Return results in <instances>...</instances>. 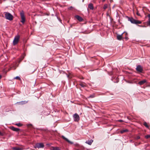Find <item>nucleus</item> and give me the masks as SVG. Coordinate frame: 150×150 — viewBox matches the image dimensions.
<instances>
[{"label":"nucleus","mask_w":150,"mask_h":150,"mask_svg":"<svg viewBox=\"0 0 150 150\" xmlns=\"http://www.w3.org/2000/svg\"><path fill=\"white\" fill-rule=\"evenodd\" d=\"M93 141L92 140H88L85 142V143L86 144H88L89 145H91L93 142Z\"/></svg>","instance_id":"15"},{"label":"nucleus","mask_w":150,"mask_h":150,"mask_svg":"<svg viewBox=\"0 0 150 150\" xmlns=\"http://www.w3.org/2000/svg\"><path fill=\"white\" fill-rule=\"evenodd\" d=\"M136 70L139 72H142L143 71L142 67L141 66L138 65L136 68Z\"/></svg>","instance_id":"7"},{"label":"nucleus","mask_w":150,"mask_h":150,"mask_svg":"<svg viewBox=\"0 0 150 150\" xmlns=\"http://www.w3.org/2000/svg\"><path fill=\"white\" fill-rule=\"evenodd\" d=\"M15 125H17L18 126H19V127H20V126H21L23 125L20 123H16L15 124Z\"/></svg>","instance_id":"19"},{"label":"nucleus","mask_w":150,"mask_h":150,"mask_svg":"<svg viewBox=\"0 0 150 150\" xmlns=\"http://www.w3.org/2000/svg\"><path fill=\"white\" fill-rule=\"evenodd\" d=\"M12 149L14 150H22L23 149L22 148L18 147H13L12 148Z\"/></svg>","instance_id":"16"},{"label":"nucleus","mask_w":150,"mask_h":150,"mask_svg":"<svg viewBox=\"0 0 150 150\" xmlns=\"http://www.w3.org/2000/svg\"><path fill=\"white\" fill-rule=\"evenodd\" d=\"M73 118L74 121L75 122H78L79 120L80 117L79 115L76 113H75L74 115Z\"/></svg>","instance_id":"6"},{"label":"nucleus","mask_w":150,"mask_h":150,"mask_svg":"<svg viewBox=\"0 0 150 150\" xmlns=\"http://www.w3.org/2000/svg\"><path fill=\"white\" fill-rule=\"evenodd\" d=\"M20 38V36L17 35L15 36L13 41V45H16L19 41Z\"/></svg>","instance_id":"2"},{"label":"nucleus","mask_w":150,"mask_h":150,"mask_svg":"<svg viewBox=\"0 0 150 150\" xmlns=\"http://www.w3.org/2000/svg\"><path fill=\"white\" fill-rule=\"evenodd\" d=\"M95 97V95L94 94H93L92 95H91L89 96V98H93Z\"/></svg>","instance_id":"24"},{"label":"nucleus","mask_w":150,"mask_h":150,"mask_svg":"<svg viewBox=\"0 0 150 150\" xmlns=\"http://www.w3.org/2000/svg\"><path fill=\"white\" fill-rule=\"evenodd\" d=\"M59 147H51V150H57Z\"/></svg>","instance_id":"18"},{"label":"nucleus","mask_w":150,"mask_h":150,"mask_svg":"<svg viewBox=\"0 0 150 150\" xmlns=\"http://www.w3.org/2000/svg\"><path fill=\"white\" fill-rule=\"evenodd\" d=\"M146 82V80L145 79H144L142 81H139L138 84L140 85H142L144 84Z\"/></svg>","instance_id":"10"},{"label":"nucleus","mask_w":150,"mask_h":150,"mask_svg":"<svg viewBox=\"0 0 150 150\" xmlns=\"http://www.w3.org/2000/svg\"><path fill=\"white\" fill-rule=\"evenodd\" d=\"M88 8L91 10H93V9L94 7L93 4L92 3H90L88 5Z\"/></svg>","instance_id":"13"},{"label":"nucleus","mask_w":150,"mask_h":150,"mask_svg":"<svg viewBox=\"0 0 150 150\" xmlns=\"http://www.w3.org/2000/svg\"><path fill=\"white\" fill-rule=\"evenodd\" d=\"M137 15H139H139H140L138 13V12H137Z\"/></svg>","instance_id":"31"},{"label":"nucleus","mask_w":150,"mask_h":150,"mask_svg":"<svg viewBox=\"0 0 150 150\" xmlns=\"http://www.w3.org/2000/svg\"><path fill=\"white\" fill-rule=\"evenodd\" d=\"M119 122H123V121L122 120H119Z\"/></svg>","instance_id":"30"},{"label":"nucleus","mask_w":150,"mask_h":150,"mask_svg":"<svg viewBox=\"0 0 150 150\" xmlns=\"http://www.w3.org/2000/svg\"><path fill=\"white\" fill-rule=\"evenodd\" d=\"M123 34V33H122L120 35H117V39L118 40H122L123 38H122V35Z\"/></svg>","instance_id":"8"},{"label":"nucleus","mask_w":150,"mask_h":150,"mask_svg":"<svg viewBox=\"0 0 150 150\" xmlns=\"http://www.w3.org/2000/svg\"><path fill=\"white\" fill-rule=\"evenodd\" d=\"M148 24L149 25H150V20H149L148 23Z\"/></svg>","instance_id":"29"},{"label":"nucleus","mask_w":150,"mask_h":150,"mask_svg":"<svg viewBox=\"0 0 150 150\" xmlns=\"http://www.w3.org/2000/svg\"><path fill=\"white\" fill-rule=\"evenodd\" d=\"M25 56L24 55V56H23V57L22 58V59H21L19 61V62H21L22 61V60L24 58V57H25Z\"/></svg>","instance_id":"25"},{"label":"nucleus","mask_w":150,"mask_h":150,"mask_svg":"<svg viewBox=\"0 0 150 150\" xmlns=\"http://www.w3.org/2000/svg\"><path fill=\"white\" fill-rule=\"evenodd\" d=\"M148 18H149V20H150V14H148Z\"/></svg>","instance_id":"28"},{"label":"nucleus","mask_w":150,"mask_h":150,"mask_svg":"<svg viewBox=\"0 0 150 150\" xmlns=\"http://www.w3.org/2000/svg\"><path fill=\"white\" fill-rule=\"evenodd\" d=\"M5 17L8 20L11 21L13 19V16L10 13L6 12L5 13Z\"/></svg>","instance_id":"3"},{"label":"nucleus","mask_w":150,"mask_h":150,"mask_svg":"<svg viewBox=\"0 0 150 150\" xmlns=\"http://www.w3.org/2000/svg\"><path fill=\"white\" fill-rule=\"evenodd\" d=\"M140 138V137L139 136H137L135 137V139H138Z\"/></svg>","instance_id":"27"},{"label":"nucleus","mask_w":150,"mask_h":150,"mask_svg":"<svg viewBox=\"0 0 150 150\" xmlns=\"http://www.w3.org/2000/svg\"><path fill=\"white\" fill-rule=\"evenodd\" d=\"M11 130L14 131L18 132L19 130V129L15 128L13 127H11Z\"/></svg>","instance_id":"14"},{"label":"nucleus","mask_w":150,"mask_h":150,"mask_svg":"<svg viewBox=\"0 0 150 150\" xmlns=\"http://www.w3.org/2000/svg\"><path fill=\"white\" fill-rule=\"evenodd\" d=\"M62 137L63 139H64V140H66V141H67L68 143H70L71 144H73V143L72 142H70L69 140H68V139H67V138L65 137L64 136H62Z\"/></svg>","instance_id":"12"},{"label":"nucleus","mask_w":150,"mask_h":150,"mask_svg":"<svg viewBox=\"0 0 150 150\" xmlns=\"http://www.w3.org/2000/svg\"><path fill=\"white\" fill-rule=\"evenodd\" d=\"M80 85L82 87H83L86 86L85 85V84H84L83 83H80Z\"/></svg>","instance_id":"23"},{"label":"nucleus","mask_w":150,"mask_h":150,"mask_svg":"<svg viewBox=\"0 0 150 150\" xmlns=\"http://www.w3.org/2000/svg\"><path fill=\"white\" fill-rule=\"evenodd\" d=\"M15 79H18V80H20V79H21L20 77L19 76H18L16 77L15 78Z\"/></svg>","instance_id":"26"},{"label":"nucleus","mask_w":150,"mask_h":150,"mask_svg":"<svg viewBox=\"0 0 150 150\" xmlns=\"http://www.w3.org/2000/svg\"><path fill=\"white\" fill-rule=\"evenodd\" d=\"M128 20L130 21L132 23L136 24H140L141 23V22L139 21L136 20L134 19L132 17H128Z\"/></svg>","instance_id":"1"},{"label":"nucleus","mask_w":150,"mask_h":150,"mask_svg":"<svg viewBox=\"0 0 150 150\" xmlns=\"http://www.w3.org/2000/svg\"><path fill=\"white\" fill-rule=\"evenodd\" d=\"M145 138L146 139H149L150 138V134L147 135L145 136Z\"/></svg>","instance_id":"21"},{"label":"nucleus","mask_w":150,"mask_h":150,"mask_svg":"<svg viewBox=\"0 0 150 150\" xmlns=\"http://www.w3.org/2000/svg\"><path fill=\"white\" fill-rule=\"evenodd\" d=\"M1 134V132L0 131V134Z\"/></svg>","instance_id":"35"},{"label":"nucleus","mask_w":150,"mask_h":150,"mask_svg":"<svg viewBox=\"0 0 150 150\" xmlns=\"http://www.w3.org/2000/svg\"><path fill=\"white\" fill-rule=\"evenodd\" d=\"M28 102L27 101H21V102H18L16 103L17 104H18L19 105H23L27 103Z\"/></svg>","instance_id":"11"},{"label":"nucleus","mask_w":150,"mask_h":150,"mask_svg":"<svg viewBox=\"0 0 150 150\" xmlns=\"http://www.w3.org/2000/svg\"><path fill=\"white\" fill-rule=\"evenodd\" d=\"M20 16L21 18V21L23 23H24L25 21V18L23 11H22L20 12Z\"/></svg>","instance_id":"4"},{"label":"nucleus","mask_w":150,"mask_h":150,"mask_svg":"<svg viewBox=\"0 0 150 150\" xmlns=\"http://www.w3.org/2000/svg\"><path fill=\"white\" fill-rule=\"evenodd\" d=\"M44 146V145L43 143H37L34 146L35 148H43Z\"/></svg>","instance_id":"5"},{"label":"nucleus","mask_w":150,"mask_h":150,"mask_svg":"<svg viewBox=\"0 0 150 150\" xmlns=\"http://www.w3.org/2000/svg\"><path fill=\"white\" fill-rule=\"evenodd\" d=\"M128 131V129H125L122 130L120 131V133L121 134H123L125 132H127Z\"/></svg>","instance_id":"17"},{"label":"nucleus","mask_w":150,"mask_h":150,"mask_svg":"<svg viewBox=\"0 0 150 150\" xmlns=\"http://www.w3.org/2000/svg\"><path fill=\"white\" fill-rule=\"evenodd\" d=\"M1 76L0 75V79H1Z\"/></svg>","instance_id":"33"},{"label":"nucleus","mask_w":150,"mask_h":150,"mask_svg":"<svg viewBox=\"0 0 150 150\" xmlns=\"http://www.w3.org/2000/svg\"><path fill=\"white\" fill-rule=\"evenodd\" d=\"M105 0H103V1H104Z\"/></svg>","instance_id":"36"},{"label":"nucleus","mask_w":150,"mask_h":150,"mask_svg":"<svg viewBox=\"0 0 150 150\" xmlns=\"http://www.w3.org/2000/svg\"><path fill=\"white\" fill-rule=\"evenodd\" d=\"M75 18L79 21H82L83 20L82 18L78 15L75 16Z\"/></svg>","instance_id":"9"},{"label":"nucleus","mask_w":150,"mask_h":150,"mask_svg":"<svg viewBox=\"0 0 150 150\" xmlns=\"http://www.w3.org/2000/svg\"><path fill=\"white\" fill-rule=\"evenodd\" d=\"M135 144V146H137L136 144Z\"/></svg>","instance_id":"34"},{"label":"nucleus","mask_w":150,"mask_h":150,"mask_svg":"<svg viewBox=\"0 0 150 150\" xmlns=\"http://www.w3.org/2000/svg\"><path fill=\"white\" fill-rule=\"evenodd\" d=\"M107 7H108V5L107 4H105L104 5L103 8L104 9H105L107 8Z\"/></svg>","instance_id":"22"},{"label":"nucleus","mask_w":150,"mask_h":150,"mask_svg":"<svg viewBox=\"0 0 150 150\" xmlns=\"http://www.w3.org/2000/svg\"><path fill=\"white\" fill-rule=\"evenodd\" d=\"M28 125H32L31 124H30Z\"/></svg>","instance_id":"32"},{"label":"nucleus","mask_w":150,"mask_h":150,"mask_svg":"<svg viewBox=\"0 0 150 150\" xmlns=\"http://www.w3.org/2000/svg\"><path fill=\"white\" fill-rule=\"evenodd\" d=\"M144 125L147 128H148L149 127V126L147 125V123L146 122H144Z\"/></svg>","instance_id":"20"}]
</instances>
